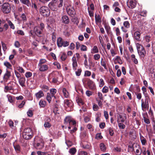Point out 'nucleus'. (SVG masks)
<instances>
[{"instance_id": "f257e3e1", "label": "nucleus", "mask_w": 155, "mask_h": 155, "mask_svg": "<svg viewBox=\"0 0 155 155\" xmlns=\"http://www.w3.org/2000/svg\"><path fill=\"white\" fill-rule=\"evenodd\" d=\"M22 134L24 138L26 140H29L32 137L33 133L31 129L28 127L24 130Z\"/></svg>"}, {"instance_id": "f03ea898", "label": "nucleus", "mask_w": 155, "mask_h": 155, "mask_svg": "<svg viewBox=\"0 0 155 155\" xmlns=\"http://www.w3.org/2000/svg\"><path fill=\"white\" fill-rule=\"evenodd\" d=\"M58 75V72L57 71H54L49 74L48 78V81L54 83H57L58 81L57 75Z\"/></svg>"}, {"instance_id": "7ed1b4c3", "label": "nucleus", "mask_w": 155, "mask_h": 155, "mask_svg": "<svg viewBox=\"0 0 155 155\" xmlns=\"http://www.w3.org/2000/svg\"><path fill=\"white\" fill-rule=\"evenodd\" d=\"M39 12L41 15L45 17L48 16L50 14L49 8L45 6H42L40 8Z\"/></svg>"}, {"instance_id": "20e7f679", "label": "nucleus", "mask_w": 155, "mask_h": 155, "mask_svg": "<svg viewBox=\"0 0 155 155\" xmlns=\"http://www.w3.org/2000/svg\"><path fill=\"white\" fill-rule=\"evenodd\" d=\"M57 44L59 47L62 46L65 47L69 45V42L67 41H64L61 37H59L57 40Z\"/></svg>"}, {"instance_id": "39448f33", "label": "nucleus", "mask_w": 155, "mask_h": 155, "mask_svg": "<svg viewBox=\"0 0 155 155\" xmlns=\"http://www.w3.org/2000/svg\"><path fill=\"white\" fill-rule=\"evenodd\" d=\"M2 12L5 14L9 13L11 11L10 5L8 3H4L2 6Z\"/></svg>"}, {"instance_id": "423d86ee", "label": "nucleus", "mask_w": 155, "mask_h": 155, "mask_svg": "<svg viewBox=\"0 0 155 155\" xmlns=\"http://www.w3.org/2000/svg\"><path fill=\"white\" fill-rule=\"evenodd\" d=\"M64 124H67L68 123L69 124V125L71 126L73 125L74 126H75L76 125V121L73 120L70 117H67L64 119Z\"/></svg>"}, {"instance_id": "0eeeda50", "label": "nucleus", "mask_w": 155, "mask_h": 155, "mask_svg": "<svg viewBox=\"0 0 155 155\" xmlns=\"http://www.w3.org/2000/svg\"><path fill=\"white\" fill-rule=\"evenodd\" d=\"M127 119V116L125 114H119L117 116V121L118 123L124 122Z\"/></svg>"}, {"instance_id": "6e6552de", "label": "nucleus", "mask_w": 155, "mask_h": 155, "mask_svg": "<svg viewBox=\"0 0 155 155\" xmlns=\"http://www.w3.org/2000/svg\"><path fill=\"white\" fill-rule=\"evenodd\" d=\"M34 31L36 35L38 37H41L43 35V31L40 29L38 27H35Z\"/></svg>"}, {"instance_id": "1a4fd4ad", "label": "nucleus", "mask_w": 155, "mask_h": 155, "mask_svg": "<svg viewBox=\"0 0 155 155\" xmlns=\"http://www.w3.org/2000/svg\"><path fill=\"white\" fill-rule=\"evenodd\" d=\"M39 70L41 72H45L47 71L49 69L48 65L44 64L38 66Z\"/></svg>"}, {"instance_id": "9d476101", "label": "nucleus", "mask_w": 155, "mask_h": 155, "mask_svg": "<svg viewBox=\"0 0 155 155\" xmlns=\"http://www.w3.org/2000/svg\"><path fill=\"white\" fill-rule=\"evenodd\" d=\"M136 3L135 0H128L127 2V5L128 7L130 8H134L136 5Z\"/></svg>"}, {"instance_id": "9b49d317", "label": "nucleus", "mask_w": 155, "mask_h": 155, "mask_svg": "<svg viewBox=\"0 0 155 155\" xmlns=\"http://www.w3.org/2000/svg\"><path fill=\"white\" fill-rule=\"evenodd\" d=\"M141 107L143 110L145 111L148 107V101L146 100L145 101H143V100H141Z\"/></svg>"}, {"instance_id": "f8f14e48", "label": "nucleus", "mask_w": 155, "mask_h": 155, "mask_svg": "<svg viewBox=\"0 0 155 155\" xmlns=\"http://www.w3.org/2000/svg\"><path fill=\"white\" fill-rule=\"evenodd\" d=\"M64 106L65 107H72V101L68 99H65L64 101Z\"/></svg>"}, {"instance_id": "ddd939ff", "label": "nucleus", "mask_w": 155, "mask_h": 155, "mask_svg": "<svg viewBox=\"0 0 155 155\" xmlns=\"http://www.w3.org/2000/svg\"><path fill=\"white\" fill-rule=\"evenodd\" d=\"M11 76L10 72L8 71H7L3 77V80L4 81L7 82Z\"/></svg>"}, {"instance_id": "4468645a", "label": "nucleus", "mask_w": 155, "mask_h": 155, "mask_svg": "<svg viewBox=\"0 0 155 155\" xmlns=\"http://www.w3.org/2000/svg\"><path fill=\"white\" fill-rule=\"evenodd\" d=\"M35 96L36 98L37 99H39L44 96V94L42 91H40L38 92L35 94Z\"/></svg>"}, {"instance_id": "2eb2a0df", "label": "nucleus", "mask_w": 155, "mask_h": 155, "mask_svg": "<svg viewBox=\"0 0 155 155\" xmlns=\"http://www.w3.org/2000/svg\"><path fill=\"white\" fill-rule=\"evenodd\" d=\"M67 13L71 16L73 17L74 15V10L73 8H67Z\"/></svg>"}, {"instance_id": "dca6fc26", "label": "nucleus", "mask_w": 155, "mask_h": 155, "mask_svg": "<svg viewBox=\"0 0 155 155\" xmlns=\"http://www.w3.org/2000/svg\"><path fill=\"white\" fill-rule=\"evenodd\" d=\"M61 20L62 22L64 24H68L69 22V20L68 17L66 15L63 16L62 17Z\"/></svg>"}, {"instance_id": "f3484780", "label": "nucleus", "mask_w": 155, "mask_h": 155, "mask_svg": "<svg viewBox=\"0 0 155 155\" xmlns=\"http://www.w3.org/2000/svg\"><path fill=\"white\" fill-rule=\"evenodd\" d=\"M25 78H21L18 79V82L20 85L22 87H25Z\"/></svg>"}, {"instance_id": "a211bd4d", "label": "nucleus", "mask_w": 155, "mask_h": 155, "mask_svg": "<svg viewBox=\"0 0 155 155\" xmlns=\"http://www.w3.org/2000/svg\"><path fill=\"white\" fill-rule=\"evenodd\" d=\"M137 52L139 55L141 57L143 58L145 55L146 52L144 48L139 50V51H137Z\"/></svg>"}, {"instance_id": "6ab92c4d", "label": "nucleus", "mask_w": 155, "mask_h": 155, "mask_svg": "<svg viewBox=\"0 0 155 155\" xmlns=\"http://www.w3.org/2000/svg\"><path fill=\"white\" fill-rule=\"evenodd\" d=\"M87 85L91 89H94L95 88V85L94 82L91 80L87 82Z\"/></svg>"}, {"instance_id": "aec40b11", "label": "nucleus", "mask_w": 155, "mask_h": 155, "mask_svg": "<svg viewBox=\"0 0 155 155\" xmlns=\"http://www.w3.org/2000/svg\"><path fill=\"white\" fill-rule=\"evenodd\" d=\"M140 33L139 31H136L134 34V36L135 39L138 41L140 40Z\"/></svg>"}, {"instance_id": "412c9836", "label": "nucleus", "mask_w": 155, "mask_h": 155, "mask_svg": "<svg viewBox=\"0 0 155 155\" xmlns=\"http://www.w3.org/2000/svg\"><path fill=\"white\" fill-rule=\"evenodd\" d=\"M100 148L101 151L103 152H105L107 150V147L106 145L103 143H101L99 144Z\"/></svg>"}, {"instance_id": "4be33fe9", "label": "nucleus", "mask_w": 155, "mask_h": 155, "mask_svg": "<svg viewBox=\"0 0 155 155\" xmlns=\"http://www.w3.org/2000/svg\"><path fill=\"white\" fill-rule=\"evenodd\" d=\"M95 22L97 24L99 23H100L101 22V19L99 15L95 14Z\"/></svg>"}, {"instance_id": "5701e85b", "label": "nucleus", "mask_w": 155, "mask_h": 155, "mask_svg": "<svg viewBox=\"0 0 155 155\" xmlns=\"http://www.w3.org/2000/svg\"><path fill=\"white\" fill-rule=\"evenodd\" d=\"M62 91L64 96L66 98H68L69 96V93L65 88L62 89Z\"/></svg>"}, {"instance_id": "b1692460", "label": "nucleus", "mask_w": 155, "mask_h": 155, "mask_svg": "<svg viewBox=\"0 0 155 155\" xmlns=\"http://www.w3.org/2000/svg\"><path fill=\"white\" fill-rule=\"evenodd\" d=\"M73 62L72 65L74 69H76V67L77 66V63L75 57H73L72 58Z\"/></svg>"}, {"instance_id": "393cba45", "label": "nucleus", "mask_w": 155, "mask_h": 155, "mask_svg": "<svg viewBox=\"0 0 155 155\" xmlns=\"http://www.w3.org/2000/svg\"><path fill=\"white\" fill-rule=\"evenodd\" d=\"M134 146H136L137 147V149H136V152L135 153L137 155H140L141 154L142 152V150H140V147L139 146L138 144H136L134 145Z\"/></svg>"}, {"instance_id": "a878e982", "label": "nucleus", "mask_w": 155, "mask_h": 155, "mask_svg": "<svg viewBox=\"0 0 155 155\" xmlns=\"http://www.w3.org/2000/svg\"><path fill=\"white\" fill-rule=\"evenodd\" d=\"M44 143L41 142L40 143H37L36 147L37 149H41L44 147Z\"/></svg>"}, {"instance_id": "bb28decb", "label": "nucleus", "mask_w": 155, "mask_h": 155, "mask_svg": "<svg viewBox=\"0 0 155 155\" xmlns=\"http://www.w3.org/2000/svg\"><path fill=\"white\" fill-rule=\"evenodd\" d=\"M130 137L132 139H135L136 138V136L135 131L133 130L130 131L129 133Z\"/></svg>"}, {"instance_id": "cd10ccee", "label": "nucleus", "mask_w": 155, "mask_h": 155, "mask_svg": "<svg viewBox=\"0 0 155 155\" xmlns=\"http://www.w3.org/2000/svg\"><path fill=\"white\" fill-rule=\"evenodd\" d=\"M57 92V90L55 88H52L50 89V94L51 95L52 97H54V98H55V96H54L55 94Z\"/></svg>"}, {"instance_id": "c85d7f7f", "label": "nucleus", "mask_w": 155, "mask_h": 155, "mask_svg": "<svg viewBox=\"0 0 155 155\" xmlns=\"http://www.w3.org/2000/svg\"><path fill=\"white\" fill-rule=\"evenodd\" d=\"M48 6L53 11H55L56 10V8L55 6L53 4L52 2H50L48 5Z\"/></svg>"}, {"instance_id": "c756f323", "label": "nucleus", "mask_w": 155, "mask_h": 155, "mask_svg": "<svg viewBox=\"0 0 155 155\" xmlns=\"http://www.w3.org/2000/svg\"><path fill=\"white\" fill-rule=\"evenodd\" d=\"M76 150L75 148H72L70 149L69 152L71 155H74L76 152Z\"/></svg>"}, {"instance_id": "7c9ffc66", "label": "nucleus", "mask_w": 155, "mask_h": 155, "mask_svg": "<svg viewBox=\"0 0 155 155\" xmlns=\"http://www.w3.org/2000/svg\"><path fill=\"white\" fill-rule=\"evenodd\" d=\"M77 130V128L75 126L74 127L73 129L71 130L70 131V133L71 134V139H74V136L73 134H72L74 133L75 131H76Z\"/></svg>"}, {"instance_id": "2f4dec72", "label": "nucleus", "mask_w": 155, "mask_h": 155, "mask_svg": "<svg viewBox=\"0 0 155 155\" xmlns=\"http://www.w3.org/2000/svg\"><path fill=\"white\" fill-rule=\"evenodd\" d=\"M98 49L97 46H94L93 48L92 49L91 51V53H92L94 54L97 53L98 52Z\"/></svg>"}, {"instance_id": "473e14b6", "label": "nucleus", "mask_w": 155, "mask_h": 155, "mask_svg": "<svg viewBox=\"0 0 155 155\" xmlns=\"http://www.w3.org/2000/svg\"><path fill=\"white\" fill-rule=\"evenodd\" d=\"M131 59L134 62L135 64H137L138 63V61L137 59L135 58V55L134 54H132L131 56Z\"/></svg>"}, {"instance_id": "72a5a7b5", "label": "nucleus", "mask_w": 155, "mask_h": 155, "mask_svg": "<svg viewBox=\"0 0 155 155\" xmlns=\"http://www.w3.org/2000/svg\"><path fill=\"white\" fill-rule=\"evenodd\" d=\"M46 104V102L45 101L41 100L39 102V105L41 107H44Z\"/></svg>"}, {"instance_id": "f704fd0d", "label": "nucleus", "mask_w": 155, "mask_h": 155, "mask_svg": "<svg viewBox=\"0 0 155 155\" xmlns=\"http://www.w3.org/2000/svg\"><path fill=\"white\" fill-rule=\"evenodd\" d=\"M14 147L15 148V150L16 152H19L20 150V146L19 145H15V143H13Z\"/></svg>"}, {"instance_id": "c9c22d12", "label": "nucleus", "mask_w": 155, "mask_h": 155, "mask_svg": "<svg viewBox=\"0 0 155 155\" xmlns=\"http://www.w3.org/2000/svg\"><path fill=\"white\" fill-rule=\"evenodd\" d=\"M76 101L78 104L80 106L84 104V102L82 99L78 97L76 100Z\"/></svg>"}, {"instance_id": "e433bc0d", "label": "nucleus", "mask_w": 155, "mask_h": 155, "mask_svg": "<svg viewBox=\"0 0 155 155\" xmlns=\"http://www.w3.org/2000/svg\"><path fill=\"white\" fill-rule=\"evenodd\" d=\"M47 61L46 59H41L39 60V63H38V66L45 64V63Z\"/></svg>"}, {"instance_id": "4c0bfd02", "label": "nucleus", "mask_w": 155, "mask_h": 155, "mask_svg": "<svg viewBox=\"0 0 155 155\" xmlns=\"http://www.w3.org/2000/svg\"><path fill=\"white\" fill-rule=\"evenodd\" d=\"M53 97L51 96V94L49 93H47L46 98L47 100L48 101L49 103H50L51 101V97Z\"/></svg>"}, {"instance_id": "58836bf2", "label": "nucleus", "mask_w": 155, "mask_h": 155, "mask_svg": "<svg viewBox=\"0 0 155 155\" xmlns=\"http://www.w3.org/2000/svg\"><path fill=\"white\" fill-rule=\"evenodd\" d=\"M7 22L8 24L9 25V26H10V28H12V29H15V27L14 24L10 21L8 20H7Z\"/></svg>"}, {"instance_id": "ea45409f", "label": "nucleus", "mask_w": 155, "mask_h": 155, "mask_svg": "<svg viewBox=\"0 0 155 155\" xmlns=\"http://www.w3.org/2000/svg\"><path fill=\"white\" fill-rule=\"evenodd\" d=\"M140 140L141 141V142L143 145H145V144L146 143V140L145 138H144L142 136H140Z\"/></svg>"}, {"instance_id": "a19ab883", "label": "nucleus", "mask_w": 155, "mask_h": 155, "mask_svg": "<svg viewBox=\"0 0 155 155\" xmlns=\"http://www.w3.org/2000/svg\"><path fill=\"white\" fill-rule=\"evenodd\" d=\"M136 46L137 51H139V50L144 48L143 47L142 45L138 43H137L136 44Z\"/></svg>"}, {"instance_id": "79ce46f5", "label": "nucleus", "mask_w": 155, "mask_h": 155, "mask_svg": "<svg viewBox=\"0 0 155 155\" xmlns=\"http://www.w3.org/2000/svg\"><path fill=\"white\" fill-rule=\"evenodd\" d=\"M4 65L7 68L10 69L12 66L11 64L9 62L7 61L4 62Z\"/></svg>"}, {"instance_id": "37998d69", "label": "nucleus", "mask_w": 155, "mask_h": 155, "mask_svg": "<svg viewBox=\"0 0 155 155\" xmlns=\"http://www.w3.org/2000/svg\"><path fill=\"white\" fill-rule=\"evenodd\" d=\"M93 109L94 111H97L99 108L97 105L96 104H94L93 105Z\"/></svg>"}, {"instance_id": "c03bdc74", "label": "nucleus", "mask_w": 155, "mask_h": 155, "mask_svg": "<svg viewBox=\"0 0 155 155\" xmlns=\"http://www.w3.org/2000/svg\"><path fill=\"white\" fill-rule=\"evenodd\" d=\"M102 91L103 93H107L108 91V87L106 86H104L103 88Z\"/></svg>"}, {"instance_id": "a18cd8bd", "label": "nucleus", "mask_w": 155, "mask_h": 155, "mask_svg": "<svg viewBox=\"0 0 155 155\" xmlns=\"http://www.w3.org/2000/svg\"><path fill=\"white\" fill-rule=\"evenodd\" d=\"M116 60L118 63L120 64H122V61L120 58V57L118 56H117L115 59Z\"/></svg>"}, {"instance_id": "49530a36", "label": "nucleus", "mask_w": 155, "mask_h": 155, "mask_svg": "<svg viewBox=\"0 0 155 155\" xmlns=\"http://www.w3.org/2000/svg\"><path fill=\"white\" fill-rule=\"evenodd\" d=\"M97 96L98 98H97L99 100H103V97L102 94L100 92H98L97 93Z\"/></svg>"}, {"instance_id": "de8ad7c7", "label": "nucleus", "mask_w": 155, "mask_h": 155, "mask_svg": "<svg viewBox=\"0 0 155 155\" xmlns=\"http://www.w3.org/2000/svg\"><path fill=\"white\" fill-rule=\"evenodd\" d=\"M123 25L125 27L128 28L130 27V24L129 22L127 21H124L123 23Z\"/></svg>"}, {"instance_id": "09e8293b", "label": "nucleus", "mask_w": 155, "mask_h": 155, "mask_svg": "<svg viewBox=\"0 0 155 155\" xmlns=\"http://www.w3.org/2000/svg\"><path fill=\"white\" fill-rule=\"evenodd\" d=\"M36 27H38L41 30L44 31V30L45 28V25L43 23H40V25L38 26H36Z\"/></svg>"}, {"instance_id": "8fccbe9b", "label": "nucleus", "mask_w": 155, "mask_h": 155, "mask_svg": "<svg viewBox=\"0 0 155 155\" xmlns=\"http://www.w3.org/2000/svg\"><path fill=\"white\" fill-rule=\"evenodd\" d=\"M145 39L147 42H149L151 41V38L150 36L146 35L145 36Z\"/></svg>"}, {"instance_id": "3c124183", "label": "nucleus", "mask_w": 155, "mask_h": 155, "mask_svg": "<svg viewBox=\"0 0 155 155\" xmlns=\"http://www.w3.org/2000/svg\"><path fill=\"white\" fill-rule=\"evenodd\" d=\"M51 126V124L49 122H45L44 124V127L45 128H50Z\"/></svg>"}, {"instance_id": "603ef678", "label": "nucleus", "mask_w": 155, "mask_h": 155, "mask_svg": "<svg viewBox=\"0 0 155 155\" xmlns=\"http://www.w3.org/2000/svg\"><path fill=\"white\" fill-rule=\"evenodd\" d=\"M7 97L8 98V101L11 103H12L13 102L12 97L9 95H7Z\"/></svg>"}, {"instance_id": "864d4df0", "label": "nucleus", "mask_w": 155, "mask_h": 155, "mask_svg": "<svg viewBox=\"0 0 155 155\" xmlns=\"http://www.w3.org/2000/svg\"><path fill=\"white\" fill-rule=\"evenodd\" d=\"M20 2L23 4H25L27 6L28 5V4L29 2V0H20Z\"/></svg>"}, {"instance_id": "5fc2aeb1", "label": "nucleus", "mask_w": 155, "mask_h": 155, "mask_svg": "<svg viewBox=\"0 0 155 155\" xmlns=\"http://www.w3.org/2000/svg\"><path fill=\"white\" fill-rule=\"evenodd\" d=\"M96 100L97 101L98 105L99 107H102V102L101 101V100H100L98 99L97 98H96Z\"/></svg>"}, {"instance_id": "6e6d98bb", "label": "nucleus", "mask_w": 155, "mask_h": 155, "mask_svg": "<svg viewBox=\"0 0 155 155\" xmlns=\"http://www.w3.org/2000/svg\"><path fill=\"white\" fill-rule=\"evenodd\" d=\"M41 88L45 91H47L49 89L48 86L46 85H43L42 86Z\"/></svg>"}, {"instance_id": "4d7b16f0", "label": "nucleus", "mask_w": 155, "mask_h": 155, "mask_svg": "<svg viewBox=\"0 0 155 155\" xmlns=\"http://www.w3.org/2000/svg\"><path fill=\"white\" fill-rule=\"evenodd\" d=\"M32 75V73L30 72H27L25 73V76L27 78H29Z\"/></svg>"}, {"instance_id": "13d9d810", "label": "nucleus", "mask_w": 155, "mask_h": 155, "mask_svg": "<svg viewBox=\"0 0 155 155\" xmlns=\"http://www.w3.org/2000/svg\"><path fill=\"white\" fill-rule=\"evenodd\" d=\"M118 125L120 129H123L125 127V126L124 124L120 122L118 123Z\"/></svg>"}, {"instance_id": "bf43d9fd", "label": "nucleus", "mask_w": 155, "mask_h": 155, "mask_svg": "<svg viewBox=\"0 0 155 155\" xmlns=\"http://www.w3.org/2000/svg\"><path fill=\"white\" fill-rule=\"evenodd\" d=\"M104 84V81L102 79H101L100 80L99 82V87H102Z\"/></svg>"}, {"instance_id": "052dcab7", "label": "nucleus", "mask_w": 155, "mask_h": 155, "mask_svg": "<svg viewBox=\"0 0 155 155\" xmlns=\"http://www.w3.org/2000/svg\"><path fill=\"white\" fill-rule=\"evenodd\" d=\"M82 71L81 69H78L77 71L75 72V74L77 76H79L80 75L81 72Z\"/></svg>"}, {"instance_id": "680f3d73", "label": "nucleus", "mask_w": 155, "mask_h": 155, "mask_svg": "<svg viewBox=\"0 0 155 155\" xmlns=\"http://www.w3.org/2000/svg\"><path fill=\"white\" fill-rule=\"evenodd\" d=\"M1 44L3 50L4 51H5L7 49V47L6 45L3 42H1Z\"/></svg>"}, {"instance_id": "e2e57ef3", "label": "nucleus", "mask_w": 155, "mask_h": 155, "mask_svg": "<svg viewBox=\"0 0 155 155\" xmlns=\"http://www.w3.org/2000/svg\"><path fill=\"white\" fill-rule=\"evenodd\" d=\"M17 33L18 35H25V33L24 31L20 30H18L17 31Z\"/></svg>"}, {"instance_id": "0e129e2a", "label": "nucleus", "mask_w": 155, "mask_h": 155, "mask_svg": "<svg viewBox=\"0 0 155 155\" xmlns=\"http://www.w3.org/2000/svg\"><path fill=\"white\" fill-rule=\"evenodd\" d=\"M104 28L107 32V33L108 34L109 32L110 31V27L108 25H106L105 26Z\"/></svg>"}, {"instance_id": "69168bd1", "label": "nucleus", "mask_w": 155, "mask_h": 155, "mask_svg": "<svg viewBox=\"0 0 155 155\" xmlns=\"http://www.w3.org/2000/svg\"><path fill=\"white\" fill-rule=\"evenodd\" d=\"M100 55L98 54H95L94 56V58L96 60H98L100 58Z\"/></svg>"}, {"instance_id": "338daca9", "label": "nucleus", "mask_w": 155, "mask_h": 155, "mask_svg": "<svg viewBox=\"0 0 155 155\" xmlns=\"http://www.w3.org/2000/svg\"><path fill=\"white\" fill-rule=\"evenodd\" d=\"M81 51H87V47L84 45H82L81 47Z\"/></svg>"}, {"instance_id": "774afa93", "label": "nucleus", "mask_w": 155, "mask_h": 155, "mask_svg": "<svg viewBox=\"0 0 155 155\" xmlns=\"http://www.w3.org/2000/svg\"><path fill=\"white\" fill-rule=\"evenodd\" d=\"M17 69L18 71L21 73H23L25 72V71L24 69L21 67H18Z\"/></svg>"}]
</instances>
